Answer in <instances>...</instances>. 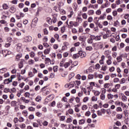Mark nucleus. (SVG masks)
<instances>
[{
  "label": "nucleus",
  "mask_w": 129,
  "mask_h": 129,
  "mask_svg": "<svg viewBox=\"0 0 129 129\" xmlns=\"http://www.w3.org/2000/svg\"><path fill=\"white\" fill-rule=\"evenodd\" d=\"M71 63H72V60L68 61L66 59H62V61H60L59 63L60 67H64V68H68L70 66Z\"/></svg>",
  "instance_id": "nucleus-1"
},
{
  "label": "nucleus",
  "mask_w": 129,
  "mask_h": 129,
  "mask_svg": "<svg viewBox=\"0 0 129 129\" xmlns=\"http://www.w3.org/2000/svg\"><path fill=\"white\" fill-rule=\"evenodd\" d=\"M75 84V82H71L70 83L66 84L64 86L66 88H72V87H74V85Z\"/></svg>",
  "instance_id": "nucleus-2"
},
{
  "label": "nucleus",
  "mask_w": 129,
  "mask_h": 129,
  "mask_svg": "<svg viewBox=\"0 0 129 129\" xmlns=\"http://www.w3.org/2000/svg\"><path fill=\"white\" fill-rule=\"evenodd\" d=\"M96 54H97V52L94 53L91 56V59H92V60H93L90 61L91 63H95V61L93 60H95L96 59H97V58H98V55H96Z\"/></svg>",
  "instance_id": "nucleus-3"
},
{
  "label": "nucleus",
  "mask_w": 129,
  "mask_h": 129,
  "mask_svg": "<svg viewBox=\"0 0 129 129\" xmlns=\"http://www.w3.org/2000/svg\"><path fill=\"white\" fill-rule=\"evenodd\" d=\"M78 54L79 56H80L81 58H84V57H86V52L82 51H79L78 52Z\"/></svg>",
  "instance_id": "nucleus-4"
},
{
  "label": "nucleus",
  "mask_w": 129,
  "mask_h": 129,
  "mask_svg": "<svg viewBox=\"0 0 129 129\" xmlns=\"http://www.w3.org/2000/svg\"><path fill=\"white\" fill-rule=\"evenodd\" d=\"M121 99L123 102H126L127 101V97L124 95L123 93H121Z\"/></svg>",
  "instance_id": "nucleus-5"
},
{
  "label": "nucleus",
  "mask_w": 129,
  "mask_h": 129,
  "mask_svg": "<svg viewBox=\"0 0 129 129\" xmlns=\"http://www.w3.org/2000/svg\"><path fill=\"white\" fill-rule=\"evenodd\" d=\"M24 42L25 43H28V42H31L32 41V37L28 36H25L24 38Z\"/></svg>",
  "instance_id": "nucleus-6"
},
{
  "label": "nucleus",
  "mask_w": 129,
  "mask_h": 129,
  "mask_svg": "<svg viewBox=\"0 0 129 129\" xmlns=\"http://www.w3.org/2000/svg\"><path fill=\"white\" fill-rule=\"evenodd\" d=\"M91 38H92V39H93L94 40H95V41H100L101 38L100 37V36H94V35H91Z\"/></svg>",
  "instance_id": "nucleus-7"
},
{
  "label": "nucleus",
  "mask_w": 129,
  "mask_h": 129,
  "mask_svg": "<svg viewBox=\"0 0 129 129\" xmlns=\"http://www.w3.org/2000/svg\"><path fill=\"white\" fill-rule=\"evenodd\" d=\"M95 45L96 46L94 48L96 51H97L99 49H102V44L95 43Z\"/></svg>",
  "instance_id": "nucleus-8"
},
{
  "label": "nucleus",
  "mask_w": 129,
  "mask_h": 129,
  "mask_svg": "<svg viewBox=\"0 0 129 129\" xmlns=\"http://www.w3.org/2000/svg\"><path fill=\"white\" fill-rule=\"evenodd\" d=\"M23 57V54L22 53H18L16 55L15 60L16 61H20V59Z\"/></svg>",
  "instance_id": "nucleus-9"
},
{
  "label": "nucleus",
  "mask_w": 129,
  "mask_h": 129,
  "mask_svg": "<svg viewBox=\"0 0 129 129\" xmlns=\"http://www.w3.org/2000/svg\"><path fill=\"white\" fill-rule=\"evenodd\" d=\"M107 58H108V59L106 61L107 65H111V64L112 63V61H111V60H112V57L111 56L110 57Z\"/></svg>",
  "instance_id": "nucleus-10"
},
{
  "label": "nucleus",
  "mask_w": 129,
  "mask_h": 129,
  "mask_svg": "<svg viewBox=\"0 0 129 129\" xmlns=\"http://www.w3.org/2000/svg\"><path fill=\"white\" fill-rule=\"evenodd\" d=\"M104 54L106 58H110V57H111V55H110V51L108 50L105 51Z\"/></svg>",
  "instance_id": "nucleus-11"
},
{
  "label": "nucleus",
  "mask_w": 129,
  "mask_h": 129,
  "mask_svg": "<svg viewBox=\"0 0 129 129\" xmlns=\"http://www.w3.org/2000/svg\"><path fill=\"white\" fill-rule=\"evenodd\" d=\"M77 27L78 26V23L77 22H74L73 21L70 22V27Z\"/></svg>",
  "instance_id": "nucleus-12"
},
{
  "label": "nucleus",
  "mask_w": 129,
  "mask_h": 129,
  "mask_svg": "<svg viewBox=\"0 0 129 129\" xmlns=\"http://www.w3.org/2000/svg\"><path fill=\"white\" fill-rule=\"evenodd\" d=\"M92 92L94 93L95 96H99L100 95V92L99 91L92 90Z\"/></svg>",
  "instance_id": "nucleus-13"
},
{
  "label": "nucleus",
  "mask_w": 129,
  "mask_h": 129,
  "mask_svg": "<svg viewBox=\"0 0 129 129\" xmlns=\"http://www.w3.org/2000/svg\"><path fill=\"white\" fill-rule=\"evenodd\" d=\"M37 121V123L36 122H34L33 123V125L34 127H39V125H40V126H41L42 125L41 124V123H40V121L38 120Z\"/></svg>",
  "instance_id": "nucleus-14"
},
{
  "label": "nucleus",
  "mask_w": 129,
  "mask_h": 129,
  "mask_svg": "<svg viewBox=\"0 0 129 129\" xmlns=\"http://www.w3.org/2000/svg\"><path fill=\"white\" fill-rule=\"evenodd\" d=\"M51 51V48H46L44 50V54L45 55H48L50 54V52Z\"/></svg>",
  "instance_id": "nucleus-15"
},
{
  "label": "nucleus",
  "mask_w": 129,
  "mask_h": 129,
  "mask_svg": "<svg viewBox=\"0 0 129 129\" xmlns=\"http://www.w3.org/2000/svg\"><path fill=\"white\" fill-rule=\"evenodd\" d=\"M16 11H17V9H16V7L12 6L10 9V12H11L12 14L15 13Z\"/></svg>",
  "instance_id": "nucleus-16"
},
{
  "label": "nucleus",
  "mask_w": 129,
  "mask_h": 129,
  "mask_svg": "<svg viewBox=\"0 0 129 129\" xmlns=\"http://www.w3.org/2000/svg\"><path fill=\"white\" fill-rule=\"evenodd\" d=\"M107 69H108L107 65H103L101 68V71H104V72H105L106 70H107Z\"/></svg>",
  "instance_id": "nucleus-17"
},
{
  "label": "nucleus",
  "mask_w": 129,
  "mask_h": 129,
  "mask_svg": "<svg viewBox=\"0 0 129 129\" xmlns=\"http://www.w3.org/2000/svg\"><path fill=\"white\" fill-rule=\"evenodd\" d=\"M128 69H124L123 70V75L124 77H126L127 76V74L128 73Z\"/></svg>",
  "instance_id": "nucleus-18"
},
{
  "label": "nucleus",
  "mask_w": 129,
  "mask_h": 129,
  "mask_svg": "<svg viewBox=\"0 0 129 129\" xmlns=\"http://www.w3.org/2000/svg\"><path fill=\"white\" fill-rule=\"evenodd\" d=\"M27 64L28 65H34L35 64V61L33 59H29L27 62Z\"/></svg>",
  "instance_id": "nucleus-19"
},
{
  "label": "nucleus",
  "mask_w": 129,
  "mask_h": 129,
  "mask_svg": "<svg viewBox=\"0 0 129 129\" xmlns=\"http://www.w3.org/2000/svg\"><path fill=\"white\" fill-rule=\"evenodd\" d=\"M8 71V70L6 68H2L0 69V73L1 74H4V73H6Z\"/></svg>",
  "instance_id": "nucleus-20"
},
{
  "label": "nucleus",
  "mask_w": 129,
  "mask_h": 129,
  "mask_svg": "<svg viewBox=\"0 0 129 129\" xmlns=\"http://www.w3.org/2000/svg\"><path fill=\"white\" fill-rule=\"evenodd\" d=\"M76 83L77 86H76V88H79V85L81 84V81H76L75 82V84Z\"/></svg>",
  "instance_id": "nucleus-21"
},
{
  "label": "nucleus",
  "mask_w": 129,
  "mask_h": 129,
  "mask_svg": "<svg viewBox=\"0 0 129 129\" xmlns=\"http://www.w3.org/2000/svg\"><path fill=\"white\" fill-rule=\"evenodd\" d=\"M12 82V80L10 79H6L4 81V84H9V83H11Z\"/></svg>",
  "instance_id": "nucleus-22"
},
{
  "label": "nucleus",
  "mask_w": 129,
  "mask_h": 129,
  "mask_svg": "<svg viewBox=\"0 0 129 129\" xmlns=\"http://www.w3.org/2000/svg\"><path fill=\"white\" fill-rule=\"evenodd\" d=\"M88 14L89 16H93L94 15V10H90L88 11Z\"/></svg>",
  "instance_id": "nucleus-23"
},
{
  "label": "nucleus",
  "mask_w": 129,
  "mask_h": 129,
  "mask_svg": "<svg viewBox=\"0 0 129 129\" xmlns=\"http://www.w3.org/2000/svg\"><path fill=\"white\" fill-rule=\"evenodd\" d=\"M117 62L119 63V62H121L122 61V57L121 55H119L116 57Z\"/></svg>",
  "instance_id": "nucleus-24"
},
{
  "label": "nucleus",
  "mask_w": 129,
  "mask_h": 129,
  "mask_svg": "<svg viewBox=\"0 0 129 129\" xmlns=\"http://www.w3.org/2000/svg\"><path fill=\"white\" fill-rule=\"evenodd\" d=\"M98 98L96 97V96H93L91 98V101H93V102H96V101H97Z\"/></svg>",
  "instance_id": "nucleus-25"
},
{
  "label": "nucleus",
  "mask_w": 129,
  "mask_h": 129,
  "mask_svg": "<svg viewBox=\"0 0 129 129\" xmlns=\"http://www.w3.org/2000/svg\"><path fill=\"white\" fill-rule=\"evenodd\" d=\"M82 17L83 19H84V20H87V18H88V16L87 15V14L86 13H83L82 14Z\"/></svg>",
  "instance_id": "nucleus-26"
},
{
  "label": "nucleus",
  "mask_w": 129,
  "mask_h": 129,
  "mask_svg": "<svg viewBox=\"0 0 129 129\" xmlns=\"http://www.w3.org/2000/svg\"><path fill=\"white\" fill-rule=\"evenodd\" d=\"M126 81L125 78H122L119 82L120 84H124Z\"/></svg>",
  "instance_id": "nucleus-27"
},
{
  "label": "nucleus",
  "mask_w": 129,
  "mask_h": 129,
  "mask_svg": "<svg viewBox=\"0 0 129 129\" xmlns=\"http://www.w3.org/2000/svg\"><path fill=\"white\" fill-rule=\"evenodd\" d=\"M88 26V22L87 21H85L83 23V28H86L87 26Z\"/></svg>",
  "instance_id": "nucleus-28"
},
{
  "label": "nucleus",
  "mask_w": 129,
  "mask_h": 129,
  "mask_svg": "<svg viewBox=\"0 0 129 129\" xmlns=\"http://www.w3.org/2000/svg\"><path fill=\"white\" fill-rule=\"evenodd\" d=\"M87 108H88V106H87V105H83L81 107V109L84 111L86 110Z\"/></svg>",
  "instance_id": "nucleus-29"
},
{
  "label": "nucleus",
  "mask_w": 129,
  "mask_h": 129,
  "mask_svg": "<svg viewBox=\"0 0 129 129\" xmlns=\"http://www.w3.org/2000/svg\"><path fill=\"white\" fill-rule=\"evenodd\" d=\"M28 75L30 78H32L35 76V74L32 72H29L28 73Z\"/></svg>",
  "instance_id": "nucleus-30"
},
{
  "label": "nucleus",
  "mask_w": 129,
  "mask_h": 129,
  "mask_svg": "<svg viewBox=\"0 0 129 129\" xmlns=\"http://www.w3.org/2000/svg\"><path fill=\"white\" fill-rule=\"evenodd\" d=\"M115 71V68H114V67H111L109 69V72H111V73L114 72Z\"/></svg>",
  "instance_id": "nucleus-31"
},
{
  "label": "nucleus",
  "mask_w": 129,
  "mask_h": 129,
  "mask_svg": "<svg viewBox=\"0 0 129 129\" xmlns=\"http://www.w3.org/2000/svg\"><path fill=\"white\" fill-rule=\"evenodd\" d=\"M113 97H114L113 95L111 94H108L107 95V97L109 99H112L113 98Z\"/></svg>",
  "instance_id": "nucleus-32"
},
{
  "label": "nucleus",
  "mask_w": 129,
  "mask_h": 129,
  "mask_svg": "<svg viewBox=\"0 0 129 129\" xmlns=\"http://www.w3.org/2000/svg\"><path fill=\"white\" fill-rule=\"evenodd\" d=\"M101 100H104L105 99V95L104 94H101L100 96Z\"/></svg>",
  "instance_id": "nucleus-33"
},
{
  "label": "nucleus",
  "mask_w": 129,
  "mask_h": 129,
  "mask_svg": "<svg viewBox=\"0 0 129 129\" xmlns=\"http://www.w3.org/2000/svg\"><path fill=\"white\" fill-rule=\"evenodd\" d=\"M90 38L88 39V44H92L94 39L91 38V35H90Z\"/></svg>",
  "instance_id": "nucleus-34"
},
{
  "label": "nucleus",
  "mask_w": 129,
  "mask_h": 129,
  "mask_svg": "<svg viewBox=\"0 0 129 129\" xmlns=\"http://www.w3.org/2000/svg\"><path fill=\"white\" fill-rule=\"evenodd\" d=\"M95 14L96 15H97V16H100V15H101V10L100 9L97 10L96 12H95Z\"/></svg>",
  "instance_id": "nucleus-35"
},
{
  "label": "nucleus",
  "mask_w": 129,
  "mask_h": 129,
  "mask_svg": "<svg viewBox=\"0 0 129 129\" xmlns=\"http://www.w3.org/2000/svg\"><path fill=\"white\" fill-rule=\"evenodd\" d=\"M82 92L84 93V94H86V95H87L86 93H87V90H86V88H82L81 89Z\"/></svg>",
  "instance_id": "nucleus-36"
},
{
  "label": "nucleus",
  "mask_w": 129,
  "mask_h": 129,
  "mask_svg": "<svg viewBox=\"0 0 129 129\" xmlns=\"http://www.w3.org/2000/svg\"><path fill=\"white\" fill-rule=\"evenodd\" d=\"M11 106L15 107L16 105H17V101H12L11 102Z\"/></svg>",
  "instance_id": "nucleus-37"
},
{
  "label": "nucleus",
  "mask_w": 129,
  "mask_h": 129,
  "mask_svg": "<svg viewBox=\"0 0 129 129\" xmlns=\"http://www.w3.org/2000/svg\"><path fill=\"white\" fill-rule=\"evenodd\" d=\"M19 126L20 128H22V129L26 128V124L21 123L20 124Z\"/></svg>",
  "instance_id": "nucleus-38"
},
{
  "label": "nucleus",
  "mask_w": 129,
  "mask_h": 129,
  "mask_svg": "<svg viewBox=\"0 0 129 129\" xmlns=\"http://www.w3.org/2000/svg\"><path fill=\"white\" fill-rule=\"evenodd\" d=\"M74 100H75V97H72L69 100V102L70 103H73V101H74Z\"/></svg>",
  "instance_id": "nucleus-39"
},
{
  "label": "nucleus",
  "mask_w": 129,
  "mask_h": 129,
  "mask_svg": "<svg viewBox=\"0 0 129 129\" xmlns=\"http://www.w3.org/2000/svg\"><path fill=\"white\" fill-rule=\"evenodd\" d=\"M79 40L81 41V42H84L85 41V37L84 36H80L79 38Z\"/></svg>",
  "instance_id": "nucleus-40"
},
{
  "label": "nucleus",
  "mask_w": 129,
  "mask_h": 129,
  "mask_svg": "<svg viewBox=\"0 0 129 129\" xmlns=\"http://www.w3.org/2000/svg\"><path fill=\"white\" fill-rule=\"evenodd\" d=\"M2 7L4 10H8V9H9V6L6 4H4Z\"/></svg>",
  "instance_id": "nucleus-41"
},
{
  "label": "nucleus",
  "mask_w": 129,
  "mask_h": 129,
  "mask_svg": "<svg viewBox=\"0 0 129 129\" xmlns=\"http://www.w3.org/2000/svg\"><path fill=\"white\" fill-rule=\"evenodd\" d=\"M93 22V18L91 16L89 17L88 19V23H92Z\"/></svg>",
  "instance_id": "nucleus-42"
},
{
  "label": "nucleus",
  "mask_w": 129,
  "mask_h": 129,
  "mask_svg": "<svg viewBox=\"0 0 129 129\" xmlns=\"http://www.w3.org/2000/svg\"><path fill=\"white\" fill-rule=\"evenodd\" d=\"M86 50H87V51H91L93 50V48H92V46H88L86 47Z\"/></svg>",
  "instance_id": "nucleus-43"
},
{
  "label": "nucleus",
  "mask_w": 129,
  "mask_h": 129,
  "mask_svg": "<svg viewBox=\"0 0 129 129\" xmlns=\"http://www.w3.org/2000/svg\"><path fill=\"white\" fill-rule=\"evenodd\" d=\"M79 54L76 53L73 55V59H77V58H79Z\"/></svg>",
  "instance_id": "nucleus-44"
},
{
  "label": "nucleus",
  "mask_w": 129,
  "mask_h": 129,
  "mask_svg": "<svg viewBox=\"0 0 129 129\" xmlns=\"http://www.w3.org/2000/svg\"><path fill=\"white\" fill-rule=\"evenodd\" d=\"M120 32H122V33H127V29L125 28H122L121 30H120Z\"/></svg>",
  "instance_id": "nucleus-45"
},
{
  "label": "nucleus",
  "mask_w": 129,
  "mask_h": 129,
  "mask_svg": "<svg viewBox=\"0 0 129 129\" xmlns=\"http://www.w3.org/2000/svg\"><path fill=\"white\" fill-rule=\"evenodd\" d=\"M66 116H60L59 118V120H60V121H64L65 120V118H66Z\"/></svg>",
  "instance_id": "nucleus-46"
},
{
  "label": "nucleus",
  "mask_w": 129,
  "mask_h": 129,
  "mask_svg": "<svg viewBox=\"0 0 129 129\" xmlns=\"http://www.w3.org/2000/svg\"><path fill=\"white\" fill-rule=\"evenodd\" d=\"M95 69H96V70H99V69H100V64H99V63H97L95 66Z\"/></svg>",
  "instance_id": "nucleus-47"
},
{
  "label": "nucleus",
  "mask_w": 129,
  "mask_h": 129,
  "mask_svg": "<svg viewBox=\"0 0 129 129\" xmlns=\"http://www.w3.org/2000/svg\"><path fill=\"white\" fill-rule=\"evenodd\" d=\"M113 81L114 83H117V82H119V79L118 78H114Z\"/></svg>",
  "instance_id": "nucleus-48"
},
{
  "label": "nucleus",
  "mask_w": 129,
  "mask_h": 129,
  "mask_svg": "<svg viewBox=\"0 0 129 129\" xmlns=\"http://www.w3.org/2000/svg\"><path fill=\"white\" fill-rule=\"evenodd\" d=\"M29 55L31 58H34V57H35V52L32 51L29 53Z\"/></svg>",
  "instance_id": "nucleus-49"
},
{
  "label": "nucleus",
  "mask_w": 129,
  "mask_h": 129,
  "mask_svg": "<svg viewBox=\"0 0 129 129\" xmlns=\"http://www.w3.org/2000/svg\"><path fill=\"white\" fill-rule=\"evenodd\" d=\"M79 124H84V123H85V120L81 119V120H79Z\"/></svg>",
  "instance_id": "nucleus-50"
},
{
  "label": "nucleus",
  "mask_w": 129,
  "mask_h": 129,
  "mask_svg": "<svg viewBox=\"0 0 129 129\" xmlns=\"http://www.w3.org/2000/svg\"><path fill=\"white\" fill-rule=\"evenodd\" d=\"M89 100V98L88 97H85L83 99V102L86 103Z\"/></svg>",
  "instance_id": "nucleus-51"
},
{
  "label": "nucleus",
  "mask_w": 129,
  "mask_h": 129,
  "mask_svg": "<svg viewBox=\"0 0 129 129\" xmlns=\"http://www.w3.org/2000/svg\"><path fill=\"white\" fill-rule=\"evenodd\" d=\"M85 115H86V116H90V115H91V112H90V111H88L86 112Z\"/></svg>",
  "instance_id": "nucleus-52"
},
{
  "label": "nucleus",
  "mask_w": 129,
  "mask_h": 129,
  "mask_svg": "<svg viewBox=\"0 0 129 129\" xmlns=\"http://www.w3.org/2000/svg\"><path fill=\"white\" fill-rule=\"evenodd\" d=\"M85 31L86 32L85 34H89V33H90V28H87L85 29Z\"/></svg>",
  "instance_id": "nucleus-53"
},
{
  "label": "nucleus",
  "mask_w": 129,
  "mask_h": 129,
  "mask_svg": "<svg viewBox=\"0 0 129 129\" xmlns=\"http://www.w3.org/2000/svg\"><path fill=\"white\" fill-rule=\"evenodd\" d=\"M88 79L91 80V79H93V78H94V76H93V75H88Z\"/></svg>",
  "instance_id": "nucleus-54"
},
{
  "label": "nucleus",
  "mask_w": 129,
  "mask_h": 129,
  "mask_svg": "<svg viewBox=\"0 0 129 129\" xmlns=\"http://www.w3.org/2000/svg\"><path fill=\"white\" fill-rule=\"evenodd\" d=\"M22 114H23V115H24V116H28V111L26 110H24L22 112Z\"/></svg>",
  "instance_id": "nucleus-55"
},
{
  "label": "nucleus",
  "mask_w": 129,
  "mask_h": 129,
  "mask_svg": "<svg viewBox=\"0 0 129 129\" xmlns=\"http://www.w3.org/2000/svg\"><path fill=\"white\" fill-rule=\"evenodd\" d=\"M25 5L23 3H20L18 5V8H19V9H23V8H24Z\"/></svg>",
  "instance_id": "nucleus-56"
},
{
  "label": "nucleus",
  "mask_w": 129,
  "mask_h": 129,
  "mask_svg": "<svg viewBox=\"0 0 129 129\" xmlns=\"http://www.w3.org/2000/svg\"><path fill=\"white\" fill-rule=\"evenodd\" d=\"M30 93L27 92H26L25 94H24V96L25 97H27V98H29L30 97Z\"/></svg>",
  "instance_id": "nucleus-57"
},
{
  "label": "nucleus",
  "mask_w": 129,
  "mask_h": 129,
  "mask_svg": "<svg viewBox=\"0 0 129 129\" xmlns=\"http://www.w3.org/2000/svg\"><path fill=\"white\" fill-rule=\"evenodd\" d=\"M28 110H29V111H35V110H36V109L33 107H30L28 108Z\"/></svg>",
  "instance_id": "nucleus-58"
},
{
  "label": "nucleus",
  "mask_w": 129,
  "mask_h": 129,
  "mask_svg": "<svg viewBox=\"0 0 129 129\" xmlns=\"http://www.w3.org/2000/svg\"><path fill=\"white\" fill-rule=\"evenodd\" d=\"M116 111L117 112H121L122 111V109H121V107H117L116 109Z\"/></svg>",
  "instance_id": "nucleus-59"
},
{
  "label": "nucleus",
  "mask_w": 129,
  "mask_h": 129,
  "mask_svg": "<svg viewBox=\"0 0 129 129\" xmlns=\"http://www.w3.org/2000/svg\"><path fill=\"white\" fill-rule=\"evenodd\" d=\"M36 116H38V117H41L42 116V113L40 112H37L36 113Z\"/></svg>",
  "instance_id": "nucleus-60"
},
{
  "label": "nucleus",
  "mask_w": 129,
  "mask_h": 129,
  "mask_svg": "<svg viewBox=\"0 0 129 129\" xmlns=\"http://www.w3.org/2000/svg\"><path fill=\"white\" fill-rule=\"evenodd\" d=\"M81 75H80V74H78L76 76V79H77V80H80V79H81Z\"/></svg>",
  "instance_id": "nucleus-61"
},
{
  "label": "nucleus",
  "mask_w": 129,
  "mask_h": 129,
  "mask_svg": "<svg viewBox=\"0 0 129 129\" xmlns=\"http://www.w3.org/2000/svg\"><path fill=\"white\" fill-rule=\"evenodd\" d=\"M110 76L111 78H114L115 77H116V76H117L116 74H111L110 75Z\"/></svg>",
  "instance_id": "nucleus-62"
},
{
  "label": "nucleus",
  "mask_w": 129,
  "mask_h": 129,
  "mask_svg": "<svg viewBox=\"0 0 129 129\" xmlns=\"http://www.w3.org/2000/svg\"><path fill=\"white\" fill-rule=\"evenodd\" d=\"M48 100H52L54 98V96L53 95H50L48 97Z\"/></svg>",
  "instance_id": "nucleus-63"
},
{
  "label": "nucleus",
  "mask_w": 129,
  "mask_h": 129,
  "mask_svg": "<svg viewBox=\"0 0 129 129\" xmlns=\"http://www.w3.org/2000/svg\"><path fill=\"white\" fill-rule=\"evenodd\" d=\"M129 18V14H125L124 15V19L125 20H127V19H128Z\"/></svg>",
  "instance_id": "nucleus-64"
}]
</instances>
